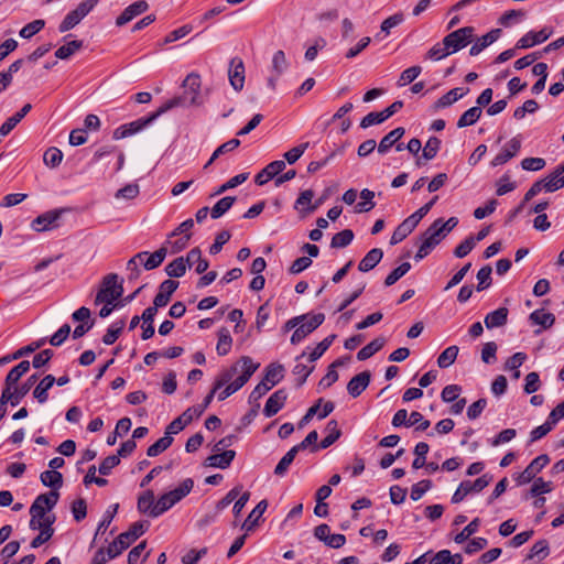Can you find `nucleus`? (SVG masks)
Masks as SVG:
<instances>
[{
	"mask_svg": "<svg viewBox=\"0 0 564 564\" xmlns=\"http://www.w3.org/2000/svg\"><path fill=\"white\" fill-rule=\"evenodd\" d=\"M183 94L166 100L161 107L160 112H166L175 107L202 106V80L197 73H189L182 83Z\"/></svg>",
	"mask_w": 564,
	"mask_h": 564,
	"instance_id": "obj_1",
	"label": "nucleus"
},
{
	"mask_svg": "<svg viewBox=\"0 0 564 564\" xmlns=\"http://www.w3.org/2000/svg\"><path fill=\"white\" fill-rule=\"evenodd\" d=\"M149 528L143 521H137L131 524L128 531L119 534L107 549L109 558H115L127 550L139 536H141Z\"/></svg>",
	"mask_w": 564,
	"mask_h": 564,
	"instance_id": "obj_2",
	"label": "nucleus"
},
{
	"mask_svg": "<svg viewBox=\"0 0 564 564\" xmlns=\"http://www.w3.org/2000/svg\"><path fill=\"white\" fill-rule=\"evenodd\" d=\"M284 377V367L280 364H270L265 368V373L249 395V402H258L268 391L276 386Z\"/></svg>",
	"mask_w": 564,
	"mask_h": 564,
	"instance_id": "obj_3",
	"label": "nucleus"
},
{
	"mask_svg": "<svg viewBox=\"0 0 564 564\" xmlns=\"http://www.w3.org/2000/svg\"><path fill=\"white\" fill-rule=\"evenodd\" d=\"M194 481L192 478L184 479L180 486L169 492L163 494L156 501V510L154 514H163L171 509L174 505L186 497L193 489Z\"/></svg>",
	"mask_w": 564,
	"mask_h": 564,
	"instance_id": "obj_4",
	"label": "nucleus"
},
{
	"mask_svg": "<svg viewBox=\"0 0 564 564\" xmlns=\"http://www.w3.org/2000/svg\"><path fill=\"white\" fill-rule=\"evenodd\" d=\"M118 274L109 273L104 276L101 288L98 291L95 304H113L123 293L122 283H118Z\"/></svg>",
	"mask_w": 564,
	"mask_h": 564,
	"instance_id": "obj_5",
	"label": "nucleus"
},
{
	"mask_svg": "<svg viewBox=\"0 0 564 564\" xmlns=\"http://www.w3.org/2000/svg\"><path fill=\"white\" fill-rule=\"evenodd\" d=\"M475 29L464 26L447 34L443 40L449 54H454L473 42Z\"/></svg>",
	"mask_w": 564,
	"mask_h": 564,
	"instance_id": "obj_6",
	"label": "nucleus"
},
{
	"mask_svg": "<svg viewBox=\"0 0 564 564\" xmlns=\"http://www.w3.org/2000/svg\"><path fill=\"white\" fill-rule=\"evenodd\" d=\"M234 366H237L238 372L240 371L241 373L234 381L230 380L226 384L237 392L249 381L260 365L254 364L249 356H242Z\"/></svg>",
	"mask_w": 564,
	"mask_h": 564,
	"instance_id": "obj_7",
	"label": "nucleus"
},
{
	"mask_svg": "<svg viewBox=\"0 0 564 564\" xmlns=\"http://www.w3.org/2000/svg\"><path fill=\"white\" fill-rule=\"evenodd\" d=\"M445 238L441 230L436 228L433 224L422 234L421 236V245L414 259L416 261L425 258L434 247H436L442 239Z\"/></svg>",
	"mask_w": 564,
	"mask_h": 564,
	"instance_id": "obj_8",
	"label": "nucleus"
},
{
	"mask_svg": "<svg viewBox=\"0 0 564 564\" xmlns=\"http://www.w3.org/2000/svg\"><path fill=\"white\" fill-rule=\"evenodd\" d=\"M491 477H489L488 475H482L475 481H462L456 491L454 492V495L452 496V503L462 502L465 499V497L469 494L480 492L489 485Z\"/></svg>",
	"mask_w": 564,
	"mask_h": 564,
	"instance_id": "obj_9",
	"label": "nucleus"
},
{
	"mask_svg": "<svg viewBox=\"0 0 564 564\" xmlns=\"http://www.w3.org/2000/svg\"><path fill=\"white\" fill-rule=\"evenodd\" d=\"M324 319L325 315L323 313H317L313 315L308 314V318L301 322L297 325V328L292 334L291 343L293 345L301 343L307 335L313 333L319 325H322Z\"/></svg>",
	"mask_w": 564,
	"mask_h": 564,
	"instance_id": "obj_10",
	"label": "nucleus"
},
{
	"mask_svg": "<svg viewBox=\"0 0 564 564\" xmlns=\"http://www.w3.org/2000/svg\"><path fill=\"white\" fill-rule=\"evenodd\" d=\"M550 462L546 454L539 455L535 457L525 469L518 475L516 478L518 485H524L535 478L536 474L540 473Z\"/></svg>",
	"mask_w": 564,
	"mask_h": 564,
	"instance_id": "obj_11",
	"label": "nucleus"
},
{
	"mask_svg": "<svg viewBox=\"0 0 564 564\" xmlns=\"http://www.w3.org/2000/svg\"><path fill=\"white\" fill-rule=\"evenodd\" d=\"M59 498V494L57 490H52L48 494H42L36 497L32 506L30 507V513H35L36 516H44L46 511L52 510Z\"/></svg>",
	"mask_w": 564,
	"mask_h": 564,
	"instance_id": "obj_12",
	"label": "nucleus"
},
{
	"mask_svg": "<svg viewBox=\"0 0 564 564\" xmlns=\"http://www.w3.org/2000/svg\"><path fill=\"white\" fill-rule=\"evenodd\" d=\"M238 373V367L231 366L228 369H224L217 377L213 389L205 397L204 402L202 404H198L199 406H204V411L207 409V406L210 404L215 393L221 389L227 382H229L235 375Z\"/></svg>",
	"mask_w": 564,
	"mask_h": 564,
	"instance_id": "obj_13",
	"label": "nucleus"
},
{
	"mask_svg": "<svg viewBox=\"0 0 564 564\" xmlns=\"http://www.w3.org/2000/svg\"><path fill=\"white\" fill-rule=\"evenodd\" d=\"M553 34V30L550 28H543L539 32L530 31L524 34L518 42L517 48H529L536 44L545 42Z\"/></svg>",
	"mask_w": 564,
	"mask_h": 564,
	"instance_id": "obj_14",
	"label": "nucleus"
},
{
	"mask_svg": "<svg viewBox=\"0 0 564 564\" xmlns=\"http://www.w3.org/2000/svg\"><path fill=\"white\" fill-rule=\"evenodd\" d=\"M149 8V4L144 0H139L128 6L122 13L117 18L116 24L122 26L130 22L135 17L144 13Z\"/></svg>",
	"mask_w": 564,
	"mask_h": 564,
	"instance_id": "obj_15",
	"label": "nucleus"
},
{
	"mask_svg": "<svg viewBox=\"0 0 564 564\" xmlns=\"http://www.w3.org/2000/svg\"><path fill=\"white\" fill-rule=\"evenodd\" d=\"M288 399V393L284 389H279L273 392L265 402L263 414L267 417L275 415L283 406Z\"/></svg>",
	"mask_w": 564,
	"mask_h": 564,
	"instance_id": "obj_16",
	"label": "nucleus"
},
{
	"mask_svg": "<svg viewBox=\"0 0 564 564\" xmlns=\"http://www.w3.org/2000/svg\"><path fill=\"white\" fill-rule=\"evenodd\" d=\"M177 288V281L171 279L164 280L159 286V292L154 296L153 304L161 307L167 305V303L171 300V296L173 295Z\"/></svg>",
	"mask_w": 564,
	"mask_h": 564,
	"instance_id": "obj_17",
	"label": "nucleus"
},
{
	"mask_svg": "<svg viewBox=\"0 0 564 564\" xmlns=\"http://www.w3.org/2000/svg\"><path fill=\"white\" fill-rule=\"evenodd\" d=\"M229 82L237 91L241 90L245 84V66L240 58H234L229 68Z\"/></svg>",
	"mask_w": 564,
	"mask_h": 564,
	"instance_id": "obj_18",
	"label": "nucleus"
},
{
	"mask_svg": "<svg viewBox=\"0 0 564 564\" xmlns=\"http://www.w3.org/2000/svg\"><path fill=\"white\" fill-rule=\"evenodd\" d=\"M371 375L369 371H362L352 377L348 384L347 391L352 398L359 397L369 386Z\"/></svg>",
	"mask_w": 564,
	"mask_h": 564,
	"instance_id": "obj_19",
	"label": "nucleus"
},
{
	"mask_svg": "<svg viewBox=\"0 0 564 564\" xmlns=\"http://www.w3.org/2000/svg\"><path fill=\"white\" fill-rule=\"evenodd\" d=\"M61 217V212L51 210L37 216L32 221V228L35 231H45L56 227V221Z\"/></svg>",
	"mask_w": 564,
	"mask_h": 564,
	"instance_id": "obj_20",
	"label": "nucleus"
},
{
	"mask_svg": "<svg viewBox=\"0 0 564 564\" xmlns=\"http://www.w3.org/2000/svg\"><path fill=\"white\" fill-rule=\"evenodd\" d=\"M137 509L140 513L148 514L151 518L160 517V514L153 513L156 510V502H154L153 490L148 489L139 496Z\"/></svg>",
	"mask_w": 564,
	"mask_h": 564,
	"instance_id": "obj_21",
	"label": "nucleus"
},
{
	"mask_svg": "<svg viewBox=\"0 0 564 564\" xmlns=\"http://www.w3.org/2000/svg\"><path fill=\"white\" fill-rule=\"evenodd\" d=\"M521 148V141L517 138H512L505 149L496 155V158L492 160V165L498 166L507 163L510 159H512L520 150Z\"/></svg>",
	"mask_w": 564,
	"mask_h": 564,
	"instance_id": "obj_22",
	"label": "nucleus"
},
{
	"mask_svg": "<svg viewBox=\"0 0 564 564\" xmlns=\"http://www.w3.org/2000/svg\"><path fill=\"white\" fill-rule=\"evenodd\" d=\"M563 173L564 164H561L554 170L553 173L541 180L543 182L544 191L552 193L564 187V176H561Z\"/></svg>",
	"mask_w": 564,
	"mask_h": 564,
	"instance_id": "obj_23",
	"label": "nucleus"
},
{
	"mask_svg": "<svg viewBox=\"0 0 564 564\" xmlns=\"http://www.w3.org/2000/svg\"><path fill=\"white\" fill-rule=\"evenodd\" d=\"M31 109V104H25L15 115L8 118L0 127V135H8Z\"/></svg>",
	"mask_w": 564,
	"mask_h": 564,
	"instance_id": "obj_24",
	"label": "nucleus"
},
{
	"mask_svg": "<svg viewBox=\"0 0 564 564\" xmlns=\"http://www.w3.org/2000/svg\"><path fill=\"white\" fill-rule=\"evenodd\" d=\"M236 456V452L232 449H228L223 452L221 454H214L207 457L206 465L209 467H216L225 469L230 466L231 462Z\"/></svg>",
	"mask_w": 564,
	"mask_h": 564,
	"instance_id": "obj_25",
	"label": "nucleus"
},
{
	"mask_svg": "<svg viewBox=\"0 0 564 564\" xmlns=\"http://www.w3.org/2000/svg\"><path fill=\"white\" fill-rule=\"evenodd\" d=\"M383 251L380 248H373L361 259L358 270L368 272L372 270L382 259Z\"/></svg>",
	"mask_w": 564,
	"mask_h": 564,
	"instance_id": "obj_26",
	"label": "nucleus"
},
{
	"mask_svg": "<svg viewBox=\"0 0 564 564\" xmlns=\"http://www.w3.org/2000/svg\"><path fill=\"white\" fill-rule=\"evenodd\" d=\"M405 133L404 128L399 127L390 131L388 134H386L379 145H378V152L381 154H384L389 151V149L394 145Z\"/></svg>",
	"mask_w": 564,
	"mask_h": 564,
	"instance_id": "obj_27",
	"label": "nucleus"
},
{
	"mask_svg": "<svg viewBox=\"0 0 564 564\" xmlns=\"http://www.w3.org/2000/svg\"><path fill=\"white\" fill-rule=\"evenodd\" d=\"M500 29H494L487 34L482 35L480 39L477 40V42L470 47L469 54L471 56L478 55L484 48L489 46L491 43H494L496 40H498L500 35Z\"/></svg>",
	"mask_w": 564,
	"mask_h": 564,
	"instance_id": "obj_28",
	"label": "nucleus"
},
{
	"mask_svg": "<svg viewBox=\"0 0 564 564\" xmlns=\"http://www.w3.org/2000/svg\"><path fill=\"white\" fill-rule=\"evenodd\" d=\"M416 225L408 218H405L393 231L390 243L397 245L404 240L414 229Z\"/></svg>",
	"mask_w": 564,
	"mask_h": 564,
	"instance_id": "obj_29",
	"label": "nucleus"
},
{
	"mask_svg": "<svg viewBox=\"0 0 564 564\" xmlns=\"http://www.w3.org/2000/svg\"><path fill=\"white\" fill-rule=\"evenodd\" d=\"M54 383L55 377L53 375H47L35 387L33 391V397L37 400L39 403H44L47 401V391L53 387Z\"/></svg>",
	"mask_w": 564,
	"mask_h": 564,
	"instance_id": "obj_30",
	"label": "nucleus"
},
{
	"mask_svg": "<svg viewBox=\"0 0 564 564\" xmlns=\"http://www.w3.org/2000/svg\"><path fill=\"white\" fill-rule=\"evenodd\" d=\"M468 89L463 88H453L449 91H447L445 95H443L441 98L437 99V101L434 104L435 109L445 108L454 102H456L458 99L463 98L467 94Z\"/></svg>",
	"mask_w": 564,
	"mask_h": 564,
	"instance_id": "obj_31",
	"label": "nucleus"
},
{
	"mask_svg": "<svg viewBox=\"0 0 564 564\" xmlns=\"http://www.w3.org/2000/svg\"><path fill=\"white\" fill-rule=\"evenodd\" d=\"M508 308L499 307L498 310L490 312L485 317V325L487 328L500 327L507 323Z\"/></svg>",
	"mask_w": 564,
	"mask_h": 564,
	"instance_id": "obj_32",
	"label": "nucleus"
},
{
	"mask_svg": "<svg viewBox=\"0 0 564 564\" xmlns=\"http://www.w3.org/2000/svg\"><path fill=\"white\" fill-rule=\"evenodd\" d=\"M386 341L387 340L384 337L375 338L357 352V359L364 361L372 357L377 351L382 349V347L386 345Z\"/></svg>",
	"mask_w": 564,
	"mask_h": 564,
	"instance_id": "obj_33",
	"label": "nucleus"
},
{
	"mask_svg": "<svg viewBox=\"0 0 564 564\" xmlns=\"http://www.w3.org/2000/svg\"><path fill=\"white\" fill-rule=\"evenodd\" d=\"M268 508V501L261 500L256 508L249 513L248 518L242 524V529H245L247 532L252 531L253 528L257 525L258 520L263 514V512Z\"/></svg>",
	"mask_w": 564,
	"mask_h": 564,
	"instance_id": "obj_34",
	"label": "nucleus"
},
{
	"mask_svg": "<svg viewBox=\"0 0 564 564\" xmlns=\"http://www.w3.org/2000/svg\"><path fill=\"white\" fill-rule=\"evenodd\" d=\"M30 369V362L28 360H23L19 362L15 367H13L6 377V386L12 387L14 386L23 375H25Z\"/></svg>",
	"mask_w": 564,
	"mask_h": 564,
	"instance_id": "obj_35",
	"label": "nucleus"
},
{
	"mask_svg": "<svg viewBox=\"0 0 564 564\" xmlns=\"http://www.w3.org/2000/svg\"><path fill=\"white\" fill-rule=\"evenodd\" d=\"M232 346V338L230 336L229 330L226 327H223L218 330V341L216 345V350L219 356H226Z\"/></svg>",
	"mask_w": 564,
	"mask_h": 564,
	"instance_id": "obj_36",
	"label": "nucleus"
},
{
	"mask_svg": "<svg viewBox=\"0 0 564 564\" xmlns=\"http://www.w3.org/2000/svg\"><path fill=\"white\" fill-rule=\"evenodd\" d=\"M167 254V248L162 246L153 253L145 256L147 260L143 262V267L145 270H153L162 264L165 257Z\"/></svg>",
	"mask_w": 564,
	"mask_h": 564,
	"instance_id": "obj_37",
	"label": "nucleus"
},
{
	"mask_svg": "<svg viewBox=\"0 0 564 564\" xmlns=\"http://www.w3.org/2000/svg\"><path fill=\"white\" fill-rule=\"evenodd\" d=\"M326 431H328V435L325 436L321 444V448H327L333 445L341 435V431L338 429V423L336 420H330L326 425Z\"/></svg>",
	"mask_w": 564,
	"mask_h": 564,
	"instance_id": "obj_38",
	"label": "nucleus"
},
{
	"mask_svg": "<svg viewBox=\"0 0 564 564\" xmlns=\"http://www.w3.org/2000/svg\"><path fill=\"white\" fill-rule=\"evenodd\" d=\"M41 481L44 486L57 490L63 485V475L57 470H45L40 476Z\"/></svg>",
	"mask_w": 564,
	"mask_h": 564,
	"instance_id": "obj_39",
	"label": "nucleus"
},
{
	"mask_svg": "<svg viewBox=\"0 0 564 564\" xmlns=\"http://www.w3.org/2000/svg\"><path fill=\"white\" fill-rule=\"evenodd\" d=\"M532 324L541 325L543 328H550L554 322L555 317L552 313H545L543 310H535L529 316Z\"/></svg>",
	"mask_w": 564,
	"mask_h": 564,
	"instance_id": "obj_40",
	"label": "nucleus"
},
{
	"mask_svg": "<svg viewBox=\"0 0 564 564\" xmlns=\"http://www.w3.org/2000/svg\"><path fill=\"white\" fill-rule=\"evenodd\" d=\"M236 202V197L226 196L219 199L214 207L210 209V216L213 219L220 218L226 212H228L234 203Z\"/></svg>",
	"mask_w": 564,
	"mask_h": 564,
	"instance_id": "obj_41",
	"label": "nucleus"
},
{
	"mask_svg": "<svg viewBox=\"0 0 564 564\" xmlns=\"http://www.w3.org/2000/svg\"><path fill=\"white\" fill-rule=\"evenodd\" d=\"M163 113L164 112H160V108H159L155 112H153L149 117L140 118V119H137V120L126 123V124L132 135V134L141 131L142 129H144L147 126H149L151 122H153L156 118H159Z\"/></svg>",
	"mask_w": 564,
	"mask_h": 564,
	"instance_id": "obj_42",
	"label": "nucleus"
},
{
	"mask_svg": "<svg viewBox=\"0 0 564 564\" xmlns=\"http://www.w3.org/2000/svg\"><path fill=\"white\" fill-rule=\"evenodd\" d=\"M481 108L480 107H471L468 110H466L460 118L457 121L458 128H465L468 126L474 124L481 116Z\"/></svg>",
	"mask_w": 564,
	"mask_h": 564,
	"instance_id": "obj_43",
	"label": "nucleus"
},
{
	"mask_svg": "<svg viewBox=\"0 0 564 564\" xmlns=\"http://www.w3.org/2000/svg\"><path fill=\"white\" fill-rule=\"evenodd\" d=\"M360 197L364 202L358 203L355 207L356 213H367L375 208L376 203L373 202L375 192L365 188L360 192Z\"/></svg>",
	"mask_w": 564,
	"mask_h": 564,
	"instance_id": "obj_44",
	"label": "nucleus"
},
{
	"mask_svg": "<svg viewBox=\"0 0 564 564\" xmlns=\"http://www.w3.org/2000/svg\"><path fill=\"white\" fill-rule=\"evenodd\" d=\"M314 197V192L312 189L303 191L295 202V209H305L307 213H312L317 208V205H311V202Z\"/></svg>",
	"mask_w": 564,
	"mask_h": 564,
	"instance_id": "obj_45",
	"label": "nucleus"
},
{
	"mask_svg": "<svg viewBox=\"0 0 564 564\" xmlns=\"http://www.w3.org/2000/svg\"><path fill=\"white\" fill-rule=\"evenodd\" d=\"M165 272L170 278H181L186 272L185 259L184 257H178L170 262L165 267Z\"/></svg>",
	"mask_w": 564,
	"mask_h": 564,
	"instance_id": "obj_46",
	"label": "nucleus"
},
{
	"mask_svg": "<svg viewBox=\"0 0 564 564\" xmlns=\"http://www.w3.org/2000/svg\"><path fill=\"white\" fill-rule=\"evenodd\" d=\"M297 454L296 448L292 447L278 463L274 468V474L279 477H282L286 474L290 465L293 463L295 456Z\"/></svg>",
	"mask_w": 564,
	"mask_h": 564,
	"instance_id": "obj_47",
	"label": "nucleus"
},
{
	"mask_svg": "<svg viewBox=\"0 0 564 564\" xmlns=\"http://www.w3.org/2000/svg\"><path fill=\"white\" fill-rule=\"evenodd\" d=\"M173 443V437L164 435L163 437L159 438L154 444L149 446L147 454L150 457H155L163 453L165 449H167Z\"/></svg>",
	"mask_w": 564,
	"mask_h": 564,
	"instance_id": "obj_48",
	"label": "nucleus"
},
{
	"mask_svg": "<svg viewBox=\"0 0 564 564\" xmlns=\"http://www.w3.org/2000/svg\"><path fill=\"white\" fill-rule=\"evenodd\" d=\"M354 239V232L350 229H344L332 238L330 247L332 248H345L351 243Z\"/></svg>",
	"mask_w": 564,
	"mask_h": 564,
	"instance_id": "obj_49",
	"label": "nucleus"
},
{
	"mask_svg": "<svg viewBox=\"0 0 564 564\" xmlns=\"http://www.w3.org/2000/svg\"><path fill=\"white\" fill-rule=\"evenodd\" d=\"M458 355L457 346L447 347L437 358V365L440 368H447L454 364Z\"/></svg>",
	"mask_w": 564,
	"mask_h": 564,
	"instance_id": "obj_50",
	"label": "nucleus"
},
{
	"mask_svg": "<svg viewBox=\"0 0 564 564\" xmlns=\"http://www.w3.org/2000/svg\"><path fill=\"white\" fill-rule=\"evenodd\" d=\"M83 46V42L78 40L70 41L65 45L58 47L55 52V56L59 59H67L70 57L76 51H78Z\"/></svg>",
	"mask_w": 564,
	"mask_h": 564,
	"instance_id": "obj_51",
	"label": "nucleus"
},
{
	"mask_svg": "<svg viewBox=\"0 0 564 564\" xmlns=\"http://www.w3.org/2000/svg\"><path fill=\"white\" fill-rule=\"evenodd\" d=\"M479 525H480V519L475 518L459 533H457L455 535L454 541L458 544L467 541L474 533L477 532Z\"/></svg>",
	"mask_w": 564,
	"mask_h": 564,
	"instance_id": "obj_52",
	"label": "nucleus"
},
{
	"mask_svg": "<svg viewBox=\"0 0 564 564\" xmlns=\"http://www.w3.org/2000/svg\"><path fill=\"white\" fill-rule=\"evenodd\" d=\"M124 327V321H118L113 323L108 329L107 333L102 337V343L105 345H112L122 333V329Z\"/></svg>",
	"mask_w": 564,
	"mask_h": 564,
	"instance_id": "obj_53",
	"label": "nucleus"
},
{
	"mask_svg": "<svg viewBox=\"0 0 564 564\" xmlns=\"http://www.w3.org/2000/svg\"><path fill=\"white\" fill-rule=\"evenodd\" d=\"M63 160V152L57 148H50L45 151L43 155V161L46 166L51 169L57 167Z\"/></svg>",
	"mask_w": 564,
	"mask_h": 564,
	"instance_id": "obj_54",
	"label": "nucleus"
},
{
	"mask_svg": "<svg viewBox=\"0 0 564 564\" xmlns=\"http://www.w3.org/2000/svg\"><path fill=\"white\" fill-rule=\"evenodd\" d=\"M37 380V376L36 375H32L31 377H29L26 379L25 382H23L20 387H18L14 392H15V397H14V402H12V406H15L20 403L21 399H23L28 392L31 390V388L35 384Z\"/></svg>",
	"mask_w": 564,
	"mask_h": 564,
	"instance_id": "obj_55",
	"label": "nucleus"
},
{
	"mask_svg": "<svg viewBox=\"0 0 564 564\" xmlns=\"http://www.w3.org/2000/svg\"><path fill=\"white\" fill-rule=\"evenodd\" d=\"M83 20L82 15L76 11L72 10L66 14L64 20L61 22L58 30L64 33L75 28Z\"/></svg>",
	"mask_w": 564,
	"mask_h": 564,
	"instance_id": "obj_56",
	"label": "nucleus"
},
{
	"mask_svg": "<svg viewBox=\"0 0 564 564\" xmlns=\"http://www.w3.org/2000/svg\"><path fill=\"white\" fill-rule=\"evenodd\" d=\"M411 269V264L409 262L401 263L398 268H395L392 272H390L386 280L384 285L391 286L397 281H399L403 275H405Z\"/></svg>",
	"mask_w": 564,
	"mask_h": 564,
	"instance_id": "obj_57",
	"label": "nucleus"
},
{
	"mask_svg": "<svg viewBox=\"0 0 564 564\" xmlns=\"http://www.w3.org/2000/svg\"><path fill=\"white\" fill-rule=\"evenodd\" d=\"M335 338L336 335L333 334L324 338L321 343H318L317 346L311 351L308 356L310 361H315L318 358H321L324 355V352L329 348Z\"/></svg>",
	"mask_w": 564,
	"mask_h": 564,
	"instance_id": "obj_58",
	"label": "nucleus"
},
{
	"mask_svg": "<svg viewBox=\"0 0 564 564\" xmlns=\"http://www.w3.org/2000/svg\"><path fill=\"white\" fill-rule=\"evenodd\" d=\"M288 68V61L283 51L279 50L272 57V70L280 77Z\"/></svg>",
	"mask_w": 564,
	"mask_h": 564,
	"instance_id": "obj_59",
	"label": "nucleus"
},
{
	"mask_svg": "<svg viewBox=\"0 0 564 564\" xmlns=\"http://www.w3.org/2000/svg\"><path fill=\"white\" fill-rule=\"evenodd\" d=\"M421 72H422V68H421V66H417V65L411 66V67L404 69L400 75L398 85L405 86V85L414 82L419 77Z\"/></svg>",
	"mask_w": 564,
	"mask_h": 564,
	"instance_id": "obj_60",
	"label": "nucleus"
},
{
	"mask_svg": "<svg viewBox=\"0 0 564 564\" xmlns=\"http://www.w3.org/2000/svg\"><path fill=\"white\" fill-rule=\"evenodd\" d=\"M441 148V140L437 137H430L425 147L423 148V158L425 160H432L436 156Z\"/></svg>",
	"mask_w": 564,
	"mask_h": 564,
	"instance_id": "obj_61",
	"label": "nucleus"
},
{
	"mask_svg": "<svg viewBox=\"0 0 564 564\" xmlns=\"http://www.w3.org/2000/svg\"><path fill=\"white\" fill-rule=\"evenodd\" d=\"M45 25V21L44 20H34L30 23H28L26 25H24L21 30H20V36L23 37V39H30L32 37L34 34H36L37 32H40Z\"/></svg>",
	"mask_w": 564,
	"mask_h": 564,
	"instance_id": "obj_62",
	"label": "nucleus"
},
{
	"mask_svg": "<svg viewBox=\"0 0 564 564\" xmlns=\"http://www.w3.org/2000/svg\"><path fill=\"white\" fill-rule=\"evenodd\" d=\"M491 267L485 265L477 273L478 284L476 286L477 291H484L491 284Z\"/></svg>",
	"mask_w": 564,
	"mask_h": 564,
	"instance_id": "obj_63",
	"label": "nucleus"
},
{
	"mask_svg": "<svg viewBox=\"0 0 564 564\" xmlns=\"http://www.w3.org/2000/svg\"><path fill=\"white\" fill-rule=\"evenodd\" d=\"M285 169V162L276 160L269 163L263 170L262 175L265 174L267 178H276L279 174Z\"/></svg>",
	"mask_w": 564,
	"mask_h": 564,
	"instance_id": "obj_64",
	"label": "nucleus"
}]
</instances>
